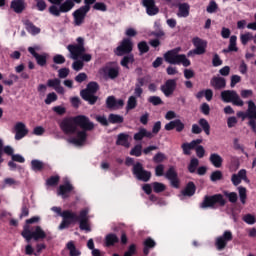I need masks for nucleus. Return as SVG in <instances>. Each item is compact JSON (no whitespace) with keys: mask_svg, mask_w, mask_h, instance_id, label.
<instances>
[{"mask_svg":"<svg viewBox=\"0 0 256 256\" xmlns=\"http://www.w3.org/2000/svg\"><path fill=\"white\" fill-rule=\"evenodd\" d=\"M64 221L60 223L59 229H68L69 225L73 223H77L79 221V227L81 231H91V227L89 226V210L83 209L80 211L79 216L75 212H64Z\"/></svg>","mask_w":256,"mask_h":256,"instance_id":"f257e3e1","label":"nucleus"},{"mask_svg":"<svg viewBox=\"0 0 256 256\" xmlns=\"http://www.w3.org/2000/svg\"><path fill=\"white\" fill-rule=\"evenodd\" d=\"M155 175L156 177H165L168 181H170L171 187H174V189H179V174L177 173V170H175L174 166H170L168 170L165 173V165L158 164L155 167Z\"/></svg>","mask_w":256,"mask_h":256,"instance_id":"f03ea898","label":"nucleus"},{"mask_svg":"<svg viewBox=\"0 0 256 256\" xmlns=\"http://www.w3.org/2000/svg\"><path fill=\"white\" fill-rule=\"evenodd\" d=\"M181 47L168 50L164 54V60L170 65H183V67L191 66V60L187 59L185 54H179Z\"/></svg>","mask_w":256,"mask_h":256,"instance_id":"7ed1b4c3","label":"nucleus"},{"mask_svg":"<svg viewBox=\"0 0 256 256\" xmlns=\"http://www.w3.org/2000/svg\"><path fill=\"white\" fill-rule=\"evenodd\" d=\"M227 205V199L223 194L206 195L202 203H200L201 209H216L217 207H225Z\"/></svg>","mask_w":256,"mask_h":256,"instance_id":"20e7f679","label":"nucleus"},{"mask_svg":"<svg viewBox=\"0 0 256 256\" xmlns=\"http://www.w3.org/2000/svg\"><path fill=\"white\" fill-rule=\"evenodd\" d=\"M99 91V83L97 82H89L87 84V87L85 89H82L80 91V96L84 101H87L89 105H95L97 103V100L99 99V96H96L95 93Z\"/></svg>","mask_w":256,"mask_h":256,"instance_id":"39448f33","label":"nucleus"},{"mask_svg":"<svg viewBox=\"0 0 256 256\" xmlns=\"http://www.w3.org/2000/svg\"><path fill=\"white\" fill-rule=\"evenodd\" d=\"M21 235L24 239H26L27 243H29L31 239H34V241H41V239H45L47 237V234L43 228H41V226H35L33 231L26 226L21 232Z\"/></svg>","mask_w":256,"mask_h":256,"instance_id":"423d86ee","label":"nucleus"},{"mask_svg":"<svg viewBox=\"0 0 256 256\" xmlns=\"http://www.w3.org/2000/svg\"><path fill=\"white\" fill-rule=\"evenodd\" d=\"M221 99L224 103H232L236 105V107H243L244 102L237 94L235 90H224L221 92Z\"/></svg>","mask_w":256,"mask_h":256,"instance_id":"0eeeda50","label":"nucleus"},{"mask_svg":"<svg viewBox=\"0 0 256 256\" xmlns=\"http://www.w3.org/2000/svg\"><path fill=\"white\" fill-rule=\"evenodd\" d=\"M133 52V41L131 38H123L120 44L115 48L114 53L117 57L129 55Z\"/></svg>","mask_w":256,"mask_h":256,"instance_id":"6e6552de","label":"nucleus"},{"mask_svg":"<svg viewBox=\"0 0 256 256\" xmlns=\"http://www.w3.org/2000/svg\"><path fill=\"white\" fill-rule=\"evenodd\" d=\"M132 173L138 179V181H143L147 183L151 180V171L145 170L141 162H137L133 165Z\"/></svg>","mask_w":256,"mask_h":256,"instance_id":"1a4fd4ad","label":"nucleus"},{"mask_svg":"<svg viewBox=\"0 0 256 256\" xmlns=\"http://www.w3.org/2000/svg\"><path fill=\"white\" fill-rule=\"evenodd\" d=\"M78 44H70L67 46L68 51L72 55V59H79L85 53V39L83 37L77 38Z\"/></svg>","mask_w":256,"mask_h":256,"instance_id":"9d476101","label":"nucleus"},{"mask_svg":"<svg viewBox=\"0 0 256 256\" xmlns=\"http://www.w3.org/2000/svg\"><path fill=\"white\" fill-rule=\"evenodd\" d=\"M121 68L117 62H108L102 69V73L104 77H108V79H117L119 77V71Z\"/></svg>","mask_w":256,"mask_h":256,"instance_id":"9b49d317","label":"nucleus"},{"mask_svg":"<svg viewBox=\"0 0 256 256\" xmlns=\"http://www.w3.org/2000/svg\"><path fill=\"white\" fill-rule=\"evenodd\" d=\"M74 123L77 127H80L82 131H93V129H95V124L85 115L75 116Z\"/></svg>","mask_w":256,"mask_h":256,"instance_id":"f8f14e48","label":"nucleus"},{"mask_svg":"<svg viewBox=\"0 0 256 256\" xmlns=\"http://www.w3.org/2000/svg\"><path fill=\"white\" fill-rule=\"evenodd\" d=\"M60 129L66 135H73L74 133H77V124H75V117L64 118L60 122Z\"/></svg>","mask_w":256,"mask_h":256,"instance_id":"ddd939ff","label":"nucleus"},{"mask_svg":"<svg viewBox=\"0 0 256 256\" xmlns=\"http://www.w3.org/2000/svg\"><path fill=\"white\" fill-rule=\"evenodd\" d=\"M247 119H250L248 121V126L253 133H256V105L253 100L248 101Z\"/></svg>","mask_w":256,"mask_h":256,"instance_id":"4468645a","label":"nucleus"},{"mask_svg":"<svg viewBox=\"0 0 256 256\" xmlns=\"http://www.w3.org/2000/svg\"><path fill=\"white\" fill-rule=\"evenodd\" d=\"M229 241H233V232H231V230H226L224 231L222 236H219L218 238H216L215 245L217 250L223 251V249L227 247V244L229 243Z\"/></svg>","mask_w":256,"mask_h":256,"instance_id":"2eb2a0df","label":"nucleus"},{"mask_svg":"<svg viewBox=\"0 0 256 256\" xmlns=\"http://www.w3.org/2000/svg\"><path fill=\"white\" fill-rule=\"evenodd\" d=\"M175 89H177V79H168L160 86V90L165 97H171L175 93Z\"/></svg>","mask_w":256,"mask_h":256,"instance_id":"dca6fc26","label":"nucleus"},{"mask_svg":"<svg viewBox=\"0 0 256 256\" xmlns=\"http://www.w3.org/2000/svg\"><path fill=\"white\" fill-rule=\"evenodd\" d=\"M87 13H89V10H86V8H83V6H81L78 9H76L72 13V17L74 19V25L76 27H81V25L83 23H85V17H87Z\"/></svg>","mask_w":256,"mask_h":256,"instance_id":"f3484780","label":"nucleus"},{"mask_svg":"<svg viewBox=\"0 0 256 256\" xmlns=\"http://www.w3.org/2000/svg\"><path fill=\"white\" fill-rule=\"evenodd\" d=\"M192 43L195 47L193 50L194 55H204L207 51V40H203L199 37H194Z\"/></svg>","mask_w":256,"mask_h":256,"instance_id":"a211bd4d","label":"nucleus"},{"mask_svg":"<svg viewBox=\"0 0 256 256\" xmlns=\"http://www.w3.org/2000/svg\"><path fill=\"white\" fill-rule=\"evenodd\" d=\"M164 129L165 131H173V129H176V133H182L185 129V123H183L181 119H175L167 123Z\"/></svg>","mask_w":256,"mask_h":256,"instance_id":"6ab92c4d","label":"nucleus"},{"mask_svg":"<svg viewBox=\"0 0 256 256\" xmlns=\"http://www.w3.org/2000/svg\"><path fill=\"white\" fill-rule=\"evenodd\" d=\"M15 131V140L21 141L23 137H26V135L29 133V130L27 129V126L23 122H17L14 126Z\"/></svg>","mask_w":256,"mask_h":256,"instance_id":"aec40b11","label":"nucleus"},{"mask_svg":"<svg viewBox=\"0 0 256 256\" xmlns=\"http://www.w3.org/2000/svg\"><path fill=\"white\" fill-rule=\"evenodd\" d=\"M149 83V76L139 77L137 78V82L135 84L134 95L135 97H141L143 95V88L145 85Z\"/></svg>","mask_w":256,"mask_h":256,"instance_id":"412c9836","label":"nucleus"},{"mask_svg":"<svg viewBox=\"0 0 256 256\" xmlns=\"http://www.w3.org/2000/svg\"><path fill=\"white\" fill-rule=\"evenodd\" d=\"M125 105L123 99L117 100L115 96H108L106 98V107L107 109H121Z\"/></svg>","mask_w":256,"mask_h":256,"instance_id":"4be33fe9","label":"nucleus"},{"mask_svg":"<svg viewBox=\"0 0 256 256\" xmlns=\"http://www.w3.org/2000/svg\"><path fill=\"white\" fill-rule=\"evenodd\" d=\"M210 85L215 89V91H221L227 87V80L223 77L214 76L210 80Z\"/></svg>","mask_w":256,"mask_h":256,"instance_id":"5701e85b","label":"nucleus"},{"mask_svg":"<svg viewBox=\"0 0 256 256\" xmlns=\"http://www.w3.org/2000/svg\"><path fill=\"white\" fill-rule=\"evenodd\" d=\"M142 5L145 7L146 13H147V15H149V17L158 15L159 7H157L155 2H152V0H147L146 2L142 1Z\"/></svg>","mask_w":256,"mask_h":256,"instance_id":"b1692460","label":"nucleus"},{"mask_svg":"<svg viewBox=\"0 0 256 256\" xmlns=\"http://www.w3.org/2000/svg\"><path fill=\"white\" fill-rule=\"evenodd\" d=\"M201 143H203L202 139L192 140L190 143H183L181 147L184 155H191V150L195 149L197 145H201Z\"/></svg>","mask_w":256,"mask_h":256,"instance_id":"393cba45","label":"nucleus"},{"mask_svg":"<svg viewBox=\"0 0 256 256\" xmlns=\"http://www.w3.org/2000/svg\"><path fill=\"white\" fill-rule=\"evenodd\" d=\"M74 187L71 185L69 181L65 182L64 184L60 185L58 188V195L62 196V199H68L69 193L73 191Z\"/></svg>","mask_w":256,"mask_h":256,"instance_id":"a878e982","label":"nucleus"},{"mask_svg":"<svg viewBox=\"0 0 256 256\" xmlns=\"http://www.w3.org/2000/svg\"><path fill=\"white\" fill-rule=\"evenodd\" d=\"M82 0H65L62 4H60L61 13H69L75 7V3L77 5L81 4Z\"/></svg>","mask_w":256,"mask_h":256,"instance_id":"bb28decb","label":"nucleus"},{"mask_svg":"<svg viewBox=\"0 0 256 256\" xmlns=\"http://www.w3.org/2000/svg\"><path fill=\"white\" fill-rule=\"evenodd\" d=\"M85 141H87V131L82 130L76 132V138H71L70 143L74 145H82Z\"/></svg>","mask_w":256,"mask_h":256,"instance_id":"cd10ccee","label":"nucleus"},{"mask_svg":"<svg viewBox=\"0 0 256 256\" xmlns=\"http://www.w3.org/2000/svg\"><path fill=\"white\" fill-rule=\"evenodd\" d=\"M145 137L148 139H153V133L147 131L145 128H140L139 131L134 134V141H143Z\"/></svg>","mask_w":256,"mask_h":256,"instance_id":"c85d7f7f","label":"nucleus"},{"mask_svg":"<svg viewBox=\"0 0 256 256\" xmlns=\"http://www.w3.org/2000/svg\"><path fill=\"white\" fill-rule=\"evenodd\" d=\"M119 243V237L115 233H109L105 236L104 245L105 247H114Z\"/></svg>","mask_w":256,"mask_h":256,"instance_id":"c756f323","label":"nucleus"},{"mask_svg":"<svg viewBox=\"0 0 256 256\" xmlns=\"http://www.w3.org/2000/svg\"><path fill=\"white\" fill-rule=\"evenodd\" d=\"M143 245H144V248H143L144 255H149V253L151 252V249H155V247H157V242H155L153 238L148 237L144 240Z\"/></svg>","mask_w":256,"mask_h":256,"instance_id":"7c9ffc66","label":"nucleus"},{"mask_svg":"<svg viewBox=\"0 0 256 256\" xmlns=\"http://www.w3.org/2000/svg\"><path fill=\"white\" fill-rule=\"evenodd\" d=\"M196 191H197V186H195V183L188 182L185 189L181 191V194L184 197H193Z\"/></svg>","mask_w":256,"mask_h":256,"instance_id":"2f4dec72","label":"nucleus"},{"mask_svg":"<svg viewBox=\"0 0 256 256\" xmlns=\"http://www.w3.org/2000/svg\"><path fill=\"white\" fill-rule=\"evenodd\" d=\"M24 25L26 27V31L31 33V35H39V33H41V28L35 26V24H33L29 19L24 20Z\"/></svg>","mask_w":256,"mask_h":256,"instance_id":"473e14b6","label":"nucleus"},{"mask_svg":"<svg viewBox=\"0 0 256 256\" xmlns=\"http://www.w3.org/2000/svg\"><path fill=\"white\" fill-rule=\"evenodd\" d=\"M10 7L14 13H21L25 11V0H12Z\"/></svg>","mask_w":256,"mask_h":256,"instance_id":"72a5a7b5","label":"nucleus"},{"mask_svg":"<svg viewBox=\"0 0 256 256\" xmlns=\"http://www.w3.org/2000/svg\"><path fill=\"white\" fill-rule=\"evenodd\" d=\"M116 145H120L121 147H126V149H129V134L126 133H120L117 136Z\"/></svg>","mask_w":256,"mask_h":256,"instance_id":"f704fd0d","label":"nucleus"},{"mask_svg":"<svg viewBox=\"0 0 256 256\" xmlns=\"http://www.w3.org/2000/svg\"><path fill=\"white\" fill-rule=\"evenodd\" d=\"M209 161L216 169L223 167V157L217 153H212L209 157Z\"/></svg>","mask_w":256,"mask_h":256,"instance_id":"c9c22d12","label":"nucleus"},{"mask_svg":"<svg viewBox=\"0 0 256 256\" xmlns=\"http://www.w3.org/2000/svg\"><path fill=\"white\" fill-rule=\"evenodd\" d=\"M135 63V56L133 54H125L120 61L121 67L129 69V64Z\"/></svg>","mask_w":256,"mask_h":256,"instance_id":"e433bc0d","label":"nucleus"},{"mask_svg":"<svg viewBox=\"0 0 256 256\" xmlns=\"http://www.w3.org/2000/svg\"><path fill=\"white\" fill-rule=\"evenodd\" d=\"M231 51H234V52L239 51V48H237V36L235 35H232L230 37L228 49H224L223 53H231Z\"/></svg>","mask_w":256,"mask_h":256,"instance_id":"4c0bfd02","label":"nucleus"},{"mask_svg":"<svg viewBox=\"0 0 256 256\" xmlns=\"http://www.w3.org/2000/svg\"><path fill=\"white\" fill-rule=\"evenodd\" d=\"M198 124L200 125L202 131H204L205 135H211V125L209 124V121H207V119L200 118Z\"/></svg>","mask_w":256,"mask_h":256,"instance_id":"58836bf2","label":"nucleus"},{"mask_svg":"<svg viewBox=\"0 0 256 256\" xmlns=\"http://www.w3.org/2000/svg\"><path fill=\"white\" fill-rule=\"evenodd\" d=\"M108 121L109 123H111L112 125H117V124H121L123 123V121H125V118H123V116L119 115V114H109L108 116Z\"/></svg>","mask_w":256,"mask_h":256,"instance_id":"ea45409f","label":"nucleus"},{"mask_svg":"<svg viewBox=\"0 0 256 256\" xmlns=\"http://www.w3.org/2000/svg\"><path fill=\"white\" fill-rule=\"evenodd\" d=\"M177 15L178 17H189V4H179Z\"/></svg>","mask_w":256,"mask_h":256,"instance_id":"a19ab883","label":"nucleus"},{"mask_svg":"<svg viewBox=\"0 0 256 256\" xmlns=\"http://www.w3.org/2000/svg\"><path fill=\"white\" fill-rule=\"evenodd\" d=\"M66 248L70 252V256H81V251H79L77 247H75V243L73 241L68 242Z\"/></svg>","mask_w":256,"mask_h":256,"instance_id":"79ce46f5","label":"nucleus"},{"mask_svg":"<svg viewBox=\"0 0 256 256\" xmlns=\"http://www.w3.org/2000/svg\"><path fill=\"white\" fill-rule=\"evenodd\" d=\"M31 169L32 171H43L45 169V163L41 162V160L34 159L31 161Z\"/></svg>","mask_w":256,"mask_h":256,"instance_id":"37998d69","label":"nucleus"},{"mask_svg":"<svg viewBox=\"0 0 256 256\" xmlns=\"http://www.w3.org/2000/svg\"><path fill=\"white\" fill-rule=\"evenodd\" d=\"M137 107V97L135 96H130L127 101L126 105V111H133Z\"/></svg>","mask_w":256,"mask_h":256,"instance_id":"c03bdc74","label":"nucleus"},{"mask_svg":"<svg viewBox=\"0 0 256 256\" xmlns=\"http://www.w3.org/2000/svg\"><path fill=\"white\" fill-rule=\"evenodd\" d=\"M199 167V159L192 158L190 160V163L188 165V171L189 173H195L197 171V168Z\"/></svg>","mask_w":256,"mask_h":256,"instance_id":"a18cd8bd","label":"nucleus"},{"mask_svg":"<svg viewBox=\"0 0 256 256\" xmlns=\"http://www.w3.org/2000/svg\"><path fill=\"white\" fill-rule=\"evenodd\" d=\"M137 47L140 55H145V53H149V44H147V41L139 42Z\"/></svg>","mask_w":256,"mask_h":256,"instance_id":"49530a36","label":"nucleus"},{"mask_svg":"<svg viewBox=\"0 0 256 256\" xmlns=\"http://www.w3.org/2000/svg\"><path fill=\"white\" fill-rule=\"evenodd\" d=\"M130 155H132L134 157H141V155H143V146L141 144L135 145L131 149Z\"/></svg>","mask_w":256,"mask_h":256,"instance_id":"de8ad7c7","label":"nucleus"},{"mask_svg":"<svg viewBox=\"0 0 256 256\" xmlns=\"http://www.w3.org/2000/svg\"><path fill=\"white\" fill-rule=\"evenodd\" d=\"M238 193H239L241 204L245 205L247 201V188L243 186L238 187Z\"/></svg>","mask_w":256,"mask_h":256,"instance_id":"09e8293b","label":"nucleus"},{"mask_svg":"<svg viewBox=\"0 0 256 256\" xmlns=\"http://www.w3.org/2000/svg\"><path fill=\"white\" fill-rule=\"evenodd\" d=\"M152 187H153L154 193H163V191H165V189H167L165 184H163L161 182L152 183Z\"/></svg>","mask_w":256,"mask_h":256,"instance_id":"8fccbe9b","label":"nucleus"},{"mask_svg":"<svg viewBox=\"0 0 256 256\" xmlns=\"http://www.w3.org/2000/svg\"><path fill=\"white\" fill-rule=\"evenodd\" d=\"M221 179H223V172H221V170H216L210 175V181H212L213 183H215L216 181H221Z\"/></svg>","mask_w":256,"mask_h":256,"instance_id":"3c124183","label":"nucleus"},{"mask_svg":"<svg viewBox=\"0 0 256 256\" xmlns=\"http://www.w3.org/2000/svg\"><path fill=\"white\" fill-rule=\"evenodd\" d=\"M223 195L224 197H227L230 203H235L238 199L237 192L224 191Z\"/></svg>","mask_w":256,"mask_h":256,"instance_id":"603ef678","label":"nucleus"},{"mask_svg":"<svg viewBox=\"0 0 256 256\" xmlns=\"http://www.w3.org/2000/svg\"><path fill=\"white\" fill-rule=\"evenodd\" d=\"M35 59L37 65H39L40 67H45V65H47V54H38Z\"/></svg>","mask_w":256,"mask_h":256,"instance_id":"864d4df0","label":"nucleus"},{"mask_svg":"<svg viewBox=\"0 0 256 256\" xmlns=\"http://www.w3.org/2000/svg\"><path fill=\"white\" fill-rule=\"evenodd\" d=\"M148 103H151L154 105V107H157L159 105H163V100L159 96H150L148 98Z\"/></svg>","mask_w":256,"mask_h":256,"instance_id":"5fc2aeb1","label":"nucleus"},{"mask_svg":"<svg viewBox=\"0 0 256 256\" xmlns=\"http://www.w3.org/2000/svg\"><path fill=\"white\" fill-rule=\"evenodd\" d=\"M58 97L55 92H51L46 96V99L44 100V103L46 105H51V103H55L57 101Z\"/></svg>","mask_w":256,"mask_h":256,"instance_id":"6e6d98bb","label":"nucleus"},{"mask_svg":"<svg viewBox=\"0 0 256 256\" xmlns=\"http://www.w3.org/2000/svg\"><path fill=\"white\" fill-rule=\"evenodd\" d=\"M251 39H253V34L251 32L241 34L240 36V41L242 45H247L249 41H251Z\"/></svg>","mask_w":256,"mask_h":256,"instance_id":"4d7b16f0","label":"nucleus"},{"mask_svg":"<svg viewBox=\"0 0 256 256\" xmlns=\"http://www.w3.org/2000/svg\"><path fill=\"white\" fill-rule=\"evenodd\" d=\"M219 9V6L217 5V2L214 0L210 1L208 4L206 11L207 13H217V10Z\"/></svg>","mask_w":256,"mask_h":256,"instance_id":"13d9d810","label":"nucleus"},{"mask_svg":"<svg viewBox=\"0 0 256 256\" xmlns=\"http://www.w3.org/2000/svg\"><path fill=\"white\" fill-rule=\"evenodd\" d=\"M49 13L50 15H53L54 17H61V7L59 8L55 5H52L49 7Z\"/></svg>","mask_w":256,"mask_h":256,"instance_id":"bf43d9fd","label":"nucleus"},{"mask_svg":"<svg viewBox=\"0 0 256 256\" xmlns=\"http://www.w3.org/2000/svg\"><path fill=\"white\" fill-rule=\"evenodd\" d=\"M244 223H247V225H255L256 218L252 214H246L243 216Z\"/></svg>","mask_w":256,"mask_h":256,"instance_id":"052dcab7","label":"nucleus"},{"mask_svg":"<svg viewBox=\"0 0 256 256\" xmlns=\"http://www.w3.org/2000/svg\"><path fill=\"white\" fill-rule=\"evenodd\" d=\"M59 176H51L50 178L47 179L46 184L49 187H55V185L59 184Z\"/></svg>","mask_w":256,"mask_h":256,"instance_id":"680f3d73","label":"nucleus"},{"mask_svg":"<svg viewBox=\"0 0 256 256\" xmlns=\"http://www.w3.org/2000/svg\"><path fill=\"white\" fill-rule=\"evenodd\" d=\"M23 217H29V204L28 203H24L22 205L19 218L23 219Z\"/></svg>","mask_w":256,"mask_h":256,"instance_id":"e2e57ef3","label":"nucleus"},{"mask_svg":"<svg viewBox=\"0 0 256 256\" xmlns=\"http://www.w3.org/2000/svg\"><path fill=\"white\" fill-rule=\"evenodd\" d=\"M93 9L95 11H102V12H105L107 11V4L106 3H103V2H96L93 6Z\"/></svg>","mask_w":256,"mask_h":256,"instance_id":"0e129e2a","label":"nucleus"},{"mask_svg":"<svg viewBox=\"0 0 256 256\" xmlns=\"http://www.w3.org/2000/svg\"><path fill=\"white\" fill-rule=\"evenodd\" d=\"M47 85L49 87H53V89H55L56 87L61 85V80L59 78H55V79H49L47 81Z\"/></svg>","mask_w":256,"mask_h":256,"instance_id":"69168bd1","label":"nucleus"},{"mask_svg":"<svg viewBox=\"0 0 256 256\" xmlns=\"http://www.w3.org/2000/svg\"><path fill=\"white\" fill-rule=\"evenodd\" d=\"M53 63H55L56 65H63V63H65V57L61 54H56L53 57Z\"/></svg>","mask_w":256,"mask_h":256,"instance_id":"338daca9","label":"nucleus"},{"mask_svg":"<svg viewBox=\"0 0 256 256\" xmlns=\"http://www.w3.org/2000/svg\"><path fill=\"white\" fill-rule=\"evenodd\" d=\"M165 159V154L158 152L156 155L153 157L154 163H163Z\"/></svg>","mask_w":256,"mask_h":256,"instance_id":"774afa93","label":"nucleus"}]
</instances>
